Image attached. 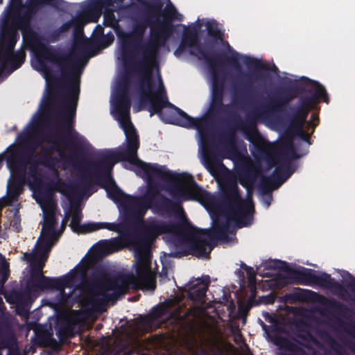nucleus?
I'll return each instance as SVG.
<instances>
[{"instance_id": "09e8293b", "label": "nucleus", "mask_w": 355, "mask_h": 355, "mask_svg": "<svg viewBox=\"0 0 355 355\" xmlns=\"http://www.w3.org/2000/svg\"><path fill=\"white\" fill-rule=\"evenodd\" d=\"M76 47L82 51H86L89 49V42L88 40H82L80 42L76 43Z\"/></svg>"}, {"instance_id": "0eeeda50", "label": "nucleus", "mask_w": 355, "mask_h": 355, "mask_svg": "<svg viewBox=\"0 0 355 355\" xmlns=\"http://www.w3.org/2000/svg\"><path fill=\"white\" fill-rule=\"evenodd\" d=\"M120 161H125L138 167L142 172L149 174L155 173L160 176L166 174L160 169L153 166L146 164V162L140 160L137 156V151H130L119 148L117 151L108 150L99 155L95 161L88 164L85 173L82 175L81 180L75 184L63 185L66 187L64 193L74 194L78 191H84L87 188V183L92 178H94L96 182L104 188L109 198L115 203H119L124 207H127L131 199L130 195L125 193L116 184L112 176V171L115 164Z\"/></svg>"}, {"instance_id": "5701e85b", "label": "nucleus", "mask_w": 355, "mask_h": 355, "mask_svg": "<svg viewBox=\"0 0 355 355\" xmlns=\"http://www.w3.org/2000/svg\"><path fill=\"white\" fill-rule=\"evenodd\" d=\"M58 238L48 236L46 235L40 236L35 245L36 250L34 254L35 258H46L48 259L52 247L58 241Z\"/></svg>"}, {"instance_id": "58836bf2", "label": "nucleus", "mask_w": 355, "mask_h": 355, "mask_svg": "<svg viewBox=\"0 0 355 355\" xmlns=\"http://www.w3.org/2000/svg\"><path fill=\"white\" fill-rule=\"evenodd\" d=\"M42 5H49L55 10L62 11L66 8L67 2L64 0H40Z\"/></svg>"}, {"instance_id": "49530a36", "label": "nucleus", "mask_w": 355, "mask_h": 355, "mask_svg": "<svg viewBox=\"0 0 355 355\" xmlns=\"http://www.w3.org/2000/svg\"><path fill=\"white\" fill-rule=\"evenodd\" d=\"M38 4H42L40 3V0H36L33 3L30 4L28 6H27L26 11H27L29 15H32L33 17L37 13V6Z\"/></svg>"}, {"instance_id": "f257e3e1", "label": "nucleus", "mask_w": 355, "mask_h": 355, "mask_svg": "<svg viewBox=\"0 0 355 355\" xmlns=\"http://www.w3.org/2000/svg\"><path fill=\"white\" fill-rule=\"evenodd\" d=\"M181 42L191 48L189 53L208 64L211 78L209 107L200 117L193 118L170 103V110H162L158 115L166 123L198 130L201 142H207L209 128L218 124L217 138L226 151L236 150V133H244V69L239 63V53L227 43L229 54L216 55L202 45L199 28L196 25L184 26Z\"/></svg>"}, {"instance_id": "37998d69", "label": "nucleus", "mask_w": 355, "mask_h": 355, "mask_svg": "<svg viewBox=\"0 0 355 355\" xmlns=\"http://www.w3.org/2000/svg\"><path fill=\"white\" fill-rule=\"evenodd\" d=\"M245 274L248 278V284L253 285V284H256V273L252 267L245 265Z\"/></svg>"}, {"instance_id": "7c9ffc66", "label": "nucleus", "mask_w": 355, "mask_h": 355, "mask_svg": "<svg viewBox=\"0 0 355 355\" xmlns=\"http://www.w3.org/2000/svg\"><path fill=\"white\" fill-rule=\"evenodd\" d=\"M254 206L252 199L245 196V227L250 226L254 221Z\"/></svg>"}, {"instance_id": "a211bd4d", "label": "nucleus", "mask_w": 355, "mask_h": 355, "mask_svg": "<svg viewBox=\"0 0 355 355\" xmlns=\"http://www.w3.org/2000/svg\"><path fill=\"white\" fill-rule=\"evenodd\" d=\"M12 297L17 305V312L19 315H27L29 309L37 297V294L27 286L23 290L14 291Z\"/></svg>"}, {"instance_id": "5fc2aeb1", "label": "nucleus", "mask_w": 355, "mask_h": 355, "mask_svg": "<svg viewBox=\"0 0 355 355\" xmlns=\"http://www.w3.org/2000/svg\"><path fill=\"white\" fill-rule=\"evenodd\" d=\"M262 194L266 195V198L264 199V202L267 207H268L272 200V191L270 193H265L262 190H260Z\"/></svg>"}, {"instance_id": "de8ad7c7", "label": "nucleus", "mask_w": 355, "mask_h": 355, "mask_svg": "<svg viewBox=\"0 0 355 355\" xmlns=\"http://www.w3.org/2000/svg\"><path fill=\"white\" fill-rule=\"evenodd\" d=\"M238 318L241 320L242 322L244 324V300L240 299L238 301Z\"/></svg>"}, {"instance_id": "bb28decb", "label": "nucleus", "mask_w": 355, "mask_h": 355, "mask_svg": "<svg viewBox=\"0 0 355 355\" xmlns=\"http://www.w3.org/2000/svg\"><path fill=\"white\" fill-rule=\"evenodd\" d=\"M12 180L26 182V157L10 166Z\"/></svg>"}, {"instance_id": "cd10ccee", "label": "nucleus", "mask_w": 355, "mask_h": 355, "mask_svg": "<svg viewBox=\"0 0 355 355\" xmlns=\"http://www.w3.org/2000/svg\"><path fill=\"white\" fill-rule=\"evenodd\" d=\"M82 217L83 214L81 209L78 206H76L73 210L70 227L75 232L85 234L87 233V228L85 227V225H86L87 223L83 225L80 224Z\"/></svg>"}, {"instance_id": "13d9d810", "label": "nucleus", "mask_w": 355, "mask_h": 355, "mask_svg": "<svg viewBox=\"0 0 355 355\" xmlns=\"http://www.w3.org/2000/svg\"><path fill=\"white\" fill-rule=\"evenodd\" d=\"M239 273L240 290L241 292L244 291V272L241 270H238Z\"/></svg>"}, {"instance_id": "69168bd1", "label": "nucleus", "mask_w": 355, "mask_h": 355, "mask_svg": "<svg viewBox=\"0 0 355 355\" xmlns=\"http://www.w3.org/2000/svg\"><path fill=\"white\" fill-rule=\"evenodd\" d=\"M261 324L262 326V328L263 330L266 331L267 330V325L263 322L261 320Z\"/></svg>"}, {"instance_id": "c756f323", "label": "nucleus", "mask_w": 355, "mask_h": 355, "mask_svg": "<svg viewBox=\"0 0 355 355\" xmlns=\"http://www.w3.org/2000/svg\"><path fill=\"white\" fill-rule=\"evenodd\" d=\"M170 309V305L168 304H160L153 307L149 314L150 320L151 322L160 319L165 316Z\"/></svg>"}, {"instance_id": "39448f33", "label": "nucleus", "mask_w": 355, "mask_h": 355, "mask_svg": "<svg viewBox=\"0 0 355 355\" xmlns=\"http://www.w3.org/2000/svg\"><path fill=\"white\" fill-rule=\"evenodd\" d=\"M184 221L164 222L155 218H149L146 223L141 222V235L128 236L127 241L135 248L136 259V275L129 273H117L111 277H105L103 284L94 278L90 282H85L84 286L88 292L85 299L87 304L99 308L112 300L125 295L130 289H137L139 286L154 291L156 279L151 270V254L147 242L157 236L170 234L173 241L182 230Z\"/></svg>"}, {"instance_id": "20e7f679", "label": "nucleus", "mask_w": 355, "mask_h": 355, "mask_svg": "<svg viewBox=\"0 0 355 355\" xmlns=\"http://www.w3.org/2000/svg\"><path fill=\"white\" fill-rule=\"evenodd\" d=\"M32 18L33 16L25 10L15 17L11 26L17 32V30L21 31L23 41L27 46L37 49V61L44 71L49 70L48 62L58 66L61 71V78L55 79L48 86L42 115L47 119L56 116L68 139L67 142L65 137H61L62 142L66 146L73 147L77 153H82L84 137L73 129V125L80 94V74L78 71V62L83 56L65 54L42 43L40 35L31 27Z\"/></svg>"}, {"instance_id": "3c124183", "label": "nucleus", "mask_w": 355, "mask_h": 355, "mask_svg": "<svg viewBox=\"0 0 355 355\" xmlns=\"http://www.w3.org/2000/svg\"><path fill=\"white\" fill-rule=\"evenodd\" d=\"M22 6V0H11V8L15 12H19Z\"/></svg>"}, {"instance_id": "2f4dec72", "label": "nucleus", "mask_w": 355, "mask_h": 355, "mask_svg": "<svg viewBox=\"0 0 355 355\" xmlns=\"http://www.w3.org/2000/svg\"><path fill=\"white\" fill-rule=\"evenodd\" d=\"M206 26L208 35L213 39L214 42L218 43L223 41V33L218 28L216 24H214L211 22H207L206 24Z\"/></svg>"}, {"instance_id": "72a5a7b5", "label": "nucleus", "mask_w": 355, "mask_h": 355, "mask_svg": "<svg viewBox=\"0 0 355 355\" xmlns=\"http://www.w3.org/2000/svg\"><path fill=\"white\" fill-rule=\"evenodd\" d=\"M294 135L297 136L300 139L307 143V148L306 150H308V147L311 144V134H309L305 132L304 130V125H297L295 126H291Z\"/></svg>"}, {"instance_id": "c85d7f7f", "label": "nucleus", "mask_w": 355, "mask_h": 355, "mask_svg": "<svg viewBox=\"0 0 355 355\" xmlns=\"http://www.w3.org/2000/svg\"><path fill=\"white\" fill-rule=\"evenodd\" d=\"M85 227L87 228V233L95 232L101 229H107L110 231H119V224L115 223H88Z\"/></svg>"}, {"instance_id": "ddd939ff", "label": "nucleus", "mask_w": 355, "mask_h": 355, "mask_svg": "<svg viewBox=\"0 0 355 355\" xmlns=\"http://www.w3.org/2000/svg\"><path fill=\"white\" fill-rule=\"evenodd\" d=\"M277 73L278 68L274 64L272 68L263 63L261 60L245 55V89L250 83L256 86L255 92H262L271 81L270 71Z\"/></svg>"}, {"instance_id": "f704fd0d", "label": "nucleus", "mask_w": 355, "mask_h": 355, "mask_svg": "<svg viewBox=\"0 0 355 355\" xmlns=\"http://www.w3.org/2000/svg\"><path fill=\"white\" fill-rule=\"evenodd\" d=\"M115 95L130 96L129 80L127 78H123L118 83Z\"/></svg>"}, {"instance_id": "7ed1b4c3", "label": "nucleus", "mask_w": 355, "mask_h": 355, "mask_svg": "<svg viewBox=\"0 0 355 355\" xmlns=\"http://www.w3.org/2000/svg\"><path fill=\"white\" fill-rule=\"evenodd\" d=\"M144 8L141 17L135 19L134 39L124 41L121 46L125 67L137 76L136 88L139 94V110L149 112L150 116L162 115L166 103L170 104L160 74L158 87L155 89L153 69L158 66L157 56L161 47L175 31L173 21L182 20V15L172 6L164 13L163 3L157 0L148 2L135 0Z\"/></svg>"}, {"instance_id": "2eb2a0df", "label": "nucleus", "mask_w": 355, "mask_h": 355, "mask_svg": "<svg viewBox=\"0 0 355 355\" xmlns=\"http://www.w3.org/2000/svg\"><path fill=\"white\" fill-rule=\"evenodd\" d=\"M301 83L306 86L305 95L300 96L297 107L309 113L315 105L321 101L329 103V98L324 87L319 82L313 80L306 77L300 79Z\"/></svg>"}, {"instance_id": "f8f14e48", "label": "nucleus", "mask_w": 355, "mask_h": 355, "mask_svg": "<svg viewBox=\"0 0 355 355\" xmlns=\"http://www.w3.org/2000/svg\"><path fill=\"white\" fill-rule=\"evenodd\" d=\"M114 107L118 114V120L125 135L126 146L121 148L123 150L138 151L139 139L137 130L130 121L131 100L130 96L115 95Z\"/></svg>"}, {"instance_id": "6ab92c4d", "label": "nucleus", "mask_w": 355, "mask_h": 355, "mask_svg": "<svg viewBox=\"0 0 355 355\" xmlns=\"http://www.w3.org/2000/svg\"><path fill=\"white\" fill-rule=\"evenodd\" d=\"M291 113L288 114V121L291 126H295L297 125H304L307 123V125L312 128L311 134H312L315 128L319 124V116L315 114L311 115V119L307 120L309 113L304 111L301 108L295 106L290 107Z\"/></svg>"}, {"instance_id": "a19ab883", "label": "nucleus", "mask_w": 355, "mask_h": 355, "mask_svg": "<svg viewBox=\"0 0 355 355\" xmlns=\"http://www.w3.org/2000/svg\"><path fill=\"white\" fill-rule=\"evenodd\" d=\"M71 327L68 324H58L57 335L60 340H63L69 336Z\"/></svg>"}, {"instance_id": "864d4df0", "label": "nucleus", "mask_w": 355, "mask_h": 355, "mask_svg": "<svg viewBox=\"0 0 355 355\" xmlns=\"http://www.w3.org/2000/svg\"><path fill=\"white\" fill-rule=\"evenodd\" d=\"M73 24V21H68L67 22H64L62 26L60 27V32L64 33L67 32Z\"/></svg>"}, {"instance_id": "a878e982", "label": "nucleus", "mask_w": 355, "mask_h": 355, "mask_svg": "<svg viewBox=\"0 0 355 355\" xmlns=\"http://www.w3.org/2000/svg\"><path fill=\"white\" fill-rule=\"evenodd\" d=\"M306 87L301 84H293L288 88L278 90L288 105L289 103L297 98L300 94H302L306 91Z\"/></svg>"}, {"instance_id": "aec40b11", "label": "nucleus", "mask_w": 355, "mask_h": 355, "mask_svg": "<svg viewBox=\"0 0 355 355\" xmlns=\"http://www.w3.org/2000/svg\"><path fill=\"white\" fill-rule=\"evenodd\" d=\"M45 141L51 143L52 145L49 148L42 149L39 157H37L33 155L32 159L42 166L52 168L54 167L55 164L57 162V159L55 157L51 156V153L53 150L59 152L60 149L58 141L53 139L52 136L46 137L45 138Z\"/></svg>"}, {"instance_id": "052dcab7", "label": "nucleus", "mask_w": 355, "mask_h": 355, "mask_svg": "<svg viewBox=\"0 0 355 355\" xmlns=\"http://www.w3.org/2000/svg\"><path fill=\"white\" fill-rule=\"evenodd\" d=\"M10 203L8 202L7 199L1 198L0 199V209H2L4 206L9 205Z\"/></svg>"}, {"instance_id": "f3484780", "label": "nucleus", "mask_w": 355, "mask_h": 355, "mask_svg": "<svg viewBox=\"0 0 355 355\" xmlns=\"http://www.w3.org/2000/svg\"><path fill=\"white\" fill-rule=\"evenodd\" d=\"M112 6L110 0H92L89 3L91 10L98 15L103 14V25L115 28L119 26V21L114 14Z\"/></svg>"}, {"instance_id": "8fccbe9b", "label": "nucleus", "mask_w": 355, "mask_h": 355, "mask_svg": "<svg viewBox=\"0 0 355 355\" xmlns=\"http://www.w3.org/2000/svg\"><path fill=\"white\" fill-rule=\"evenodd\" d=\"M350 281L347 284L346 286L348 288L353 296L355 297V278L349 273Z\"/></svg>"}, {"instance_id": "4d7b16f0", "label": "nucleus", "mask_w": 355, "mask_h": 355, "mask_svg": "<svg viewBox=\"0 0 355 355\" xmlns=\"http://www.w3.org/2000/svg\"><path fill=\"white\" fill-rule=\"evenodd\" d=\"M186 47L187 46L185 44H182V42H181L178 47L174 51V55L177 57L181 55L184 51Z\"/></svg>"}, {"instance_id": "c03bdc74", "label": "nucleus", "mask_w": 355, "mask_h": 355, "mask_svg": "<svg viewBox=\"0 0 355 355\" xmlns=\"http://www.w3.org/2000/svg\"><path fill=\"white\" fill-rule=\"evenodd\" d=\"M103 37L101 40V43L102 46L104 47H107L110 46L114 40V36L112 33V32H110L107 33L106 35H102Z\"/></svg>"}, {"instance_id": "0e129e2a", "label": "nucleus", "mask_w": 355, "mask_h": 355, "mask_svg": "<svg viewBox=\"0 0 355 355\" xmlns=\"http://www.w3.org/2000/svg\"><path fill=\"white\" fill-rule=\"evenodd\" d=\"M245 355H253L250 351V347L245 343Z\"/></svg>"}, {"instance_id": "603ef678", "label": "nucleus", "mask_w": 355, "mask_h": 355, "mask_svg": "<svg viewBox=\"0 0 355 355\" xmlns=\"http://www.w3.org/2000/svg\"><path fill=\"white\" fill-rule=\"evenodd\" d=\"M65 288L66 287H63V288H62V289L61 288L56 289L57 291H60V302L62 304L65 303L69 297V295L67 294L64 291Z\"/></svg>"}, {"instance_id": "ea45409f", "label": "nucleus", "mask_w": 355, "mask_h": 355, "mask_svg": "<svg viewBox=\"0 0 355 355\" xmlns=\"http://www.w3.org/2000/svg\"><path fill=\"white\" fill-rule=\"evenodd\" d=\"M340 324L344 331L350 337L355 339V320L349 323H344L343 322L340 321Z\"/></svg>"}, {"instance_id": "4468645a", "label": "nucleus", "mask_w": 355, "mask_h": 355, "mask_svg": "<svg viewBox=\"0 0 355 355\" xmlns=\"http://www.w3.org/2000/svg\"><path fill=\"white\" fill-rule=\"evenodd\" d=\"M288 107L279 91L275 95L269 96L256 105L253 114L256 119L270 122L279 121L281 114Z\"/></svg>"}, {"instance_id": "6e6d98bb", "label": "nucleus", "mask_w": 355, "mask_h": 355, "mask_svg": "<svg viewBox=\"0 0 355 355\" xmlns=\"http://www.w3.org/2000/svg\"><path fill=\"white\" fill-rule=\"evenodd\" d=\"M11 226L17 232H19L21 230V227L20 225V221L19 218L12 221Z\"/></svg>"}, {"instance_id": "f03ea898", "label": "nucleus", "mask_w": 355, "mask_h": 355, "mask_svg": "<svg viewBox=\"0 0 355 355\" xmlns=\"http://www.w3.org/2000/svg\"><path fill=\"white\" fill-rule=\"evenodd\" d=\"M211 143V150L205 152L203 162L205 167L215 178L220 186V193L216 197L205 192L202 199L212 220L211 227L199 229L184 220L182 230L175 239V245L186 248L171 252L172 257L192 255L198 258L207 257L214 246L218 242L230 241V234L237 229L244 227V198L240 193L239 183L244 187V153L239 155L238 179L223 163L225 157Z\"/></svg>"}, {"instance_id": "680f3d73", "label": "nucleus", "mask_w": 355, "mask_h": 355, "mask_svg": "<svg viewBox=\"0 0 355 355\" xmlns=\"http://www.w3.org/2000/svg\"><path fill=\"white\" fill-rule=\"evenodd\" d=\"M95 31H96L97 34L101 35H103L104 28L101 25H98L96 27Z\"/></svg>"}, {"instance_id": "423d86ee", "label": "nucleus", "mask_w": 355, "mask_h": 355, "mask_svg": "<svg viewBox=\"0 0 355 355\" xmlns=\"http://www.w3.org/2000/svg\"><path fill=\"white\" fill-rule=\"evenodd\" d=\"M245 139L252 144L251 153L255 163L250 166V157L245 147V184L248 178L260 177L259 188L265 193L278 189L295 171L291 161L306 155L309 150L298 153L291 138H283L279 142L270 143L255 125L249 127L245 114Z\"/></svg>"}, {"instance_id": "393cba45", "label": "nucleus", "mask_w": 355, "mask_h": 355, "mask_svg": "<svg viewBox=\"0 0 355 355\" xmlns=\"http://www.w3.org/2000/svg\"><path fill=\"white\" fill-rule=\"evenodd\" d=\"M8 349V355H15L19 353L17 340L12 331L0 333V355H3L1 350Z\"/></svg>"}, {"instance_id": "6e6552de", "label": "nucleus", "mask_w": 355, "mask_h": 355, "mask_svg": "<svg viewBox=\"0 0 355 355\" xmlns=\"http://www.w3.org/2000/svg\"><path fill=\"white\" fill-rule=\"evenodd\" d=\"M146 164L156 167L167 174L165 176H160L155 173L148 174L143 172L147 177L148 185L146 193L142 196L144 198L148 199V200L154 204V210L155 213L159 215L170 216L180 207L178 203L160 193L159 185L153 180V177H156L166 183L171 184L169 191L173 196L182 191L181 187L179 186L180 184L187 187L188 190L191 192H196L200 189L193 176L189 173H173L166 170L164 166H160L157 164L146 163Z\"/></svg>"}, {"instance_id": "9d476101", "label": "nucleus", "mask_w": 355, "mask_h": 355, "mask_svg": "<svg viewBox=\"0 0 355 355\" xmlns=\"http://www.w3.org/2000/svg\"><path fill=\"white\" fill-rule=\"evenodd\" d=\"M263 267L266 270H279V271L290 273L293 275L295 282L301 285H316L325 288L331 289L336 294L343 296L347 294V290L339 282L324 272H320L302 268L294 269L289 266L284 261L279 259H269L263 263Z\"/></svg>"}, {"instance_id": "4be33fe9", "label": "nucleus", "mask_w": 355, "mask_h": 355, "mask_svg": "<svg viewBox=\"0 0 355 355\" xmlns=\"http://www.w3.org/2000/svg\"><path fill=\"white\" fill-rule=\"evenodd\" d=\"M40 142L36 140H33L32 148L28 152V156L26 157V165L29 164L28 171L27 173L28 178H26V182L31 183L29 179L31 178L33 182L36 184H38L41 182V178H40V173L38 169V166L40 164L33 160L32 157L35 150L38 148Z\"/></svg>"}, {"instance_id": "79ce46f5", "label": "nucleus", "mask_w": 355, "mask_h": 355, "mask_svg": "<svg viewBox=\"0 0 355 355\" xmlns=\"http://www.w3.org/2000/svg\"><path fill=\"white\" fill-rule=\"evenodd\" d=\"M275 300H276V296L274 294L270 293L269 295H266L260 297L259 300L257 301V302L255 303V304H257V305H259L261 304H272L275 302Z\"/></svg>"}, {"instance_id": "774afa93", "label": "nucleus", "mask_w": 355, "mask_h": 355, "mask_svg": "<svg viewBox=\"0 0 355 355\" xmlns=\"http://www.w3.org/2000/svg\"><path fill=\"white\" fill-rule=\"evenodd\" d=\"M240 339H241V342L244 344V338L243 337V336L241 334H240Z\"/></svg>"}, {"instance_id": "c9c22d12", "label": "nucleus", "mask_w": 355, "mask_h": 355, "mask_svg": "<svg viewBox=\"0 0 355 355\" xmlns=\"http://www.w3.org/2000/svg\"><path fill=\"white\" fill-rule=\"evenodd\" d=\"M277 344L280 347V348L291 352H295L299 349L297 344L286 338H281Z\"/></svg>"}, {"instance_id": "1a4fd4ad", "label": "nucleus", "mask_w": 355, "mask_h": 355, "mask_svg": "<svg viewBox=\"0 0 355 355\" xmlns=\"http://www.w3.org/2000/svg\"><path fill=\"white\" fill-rule=\"evenodd\" d=\"M89 266L84 264L81 266L78 265L76 266L74 270L71 271L67 275H63L60 277H49L44 275V273H37L33 272H29V275L26 281V286L30 288L35 293L37 294L39 292L53 290V289H62L63 287H69V288L76 286V284L81 278L83 282L81 286L83 290L86 293V295L82 300V304L83 306H91V308L95 311L102 310L105 306H102L99 308H94L92 304H87L85 302V299L88 295V292L84 286L85 282H90L94 278L99 281L101 284H103V278L105 276L101 277L98 275V272L95 271L93 274L92 278L88 281L86 280L87 270Z\"/></svg>"}, {"instance_id": "bf43d9fd", "label": "nucleus", "mask_w": 355, "mask_h": 355, "mask_svg": "<svg viewBox=\"0 0 355 355\" xmlns=\"http://www.w3.org/2000/svg\"><path fill=\"white\" fill-rule=\"evenodd\" d=\"M49 340V338H41L38 341V344L40 347H46L49 345V343H47V340Z\"/></svg>"}, {"instance_id": "473e14b6", "label": "nucleus", "mask_w": 355, "mask_h": 355, "mask_svg": "<svg viewBox=\"0 0 355 355\" xmlns=\"http://www.w3.org/2000/svg\"><path fill=\"white\" fill-rule=\"evenodd\" d=\"M24 184L25 182L11 180L8 186L9 197L12 198L13 200L17 199L20 195L21 188Z\"/></svg>"}, {"instance_id": "e433bc0d", "label": "nucleus", "mask_w": 355, "mask_h": 355, "mask_svg": "<svg viewBox=\"0 0 355 355\" xmlns=\"http://www.w3.org/2000/svg\"><path fill=\"white\" fill-rule=\"evenodd\" d=\"M248 286L250 288V295L248 302H245V318H247V313L250 308L253 306H257L255 303L257 302L256 301V293H257V288L256 284H253V285L248 284Z\"/></svg>"}, {"instance_id": "9b49d317", "label": "nucleus", "mask_w": 355, "mask_h": 355, "mask_svg": "<svg viewBox=\"0 0 355 355\" xmlns=\"http://www.w3.org/2000/svg\"><path fill=\"white\" fill-rule=\"evenodd\" d=\"M19 39L18 33L8 20H5L0 31V63L8 65L12 71L19 69L26 59V53L23 50L14 52Z\"/></svg>"}, {"instance_id": "338daca9", "label": "nucleus", "mask_w": 355, "mask_h": 355, "mask_svg": "<svg viewBox=\"0 0 355 355\" xmlns=\"http://www.w3.org/2000/svg\"><path fill=\"white\" fill-rule=\"evenodd\" d=\"M116 3H122L124 0H113Z\"/></svg>"}, {"instance_id": "b1692460", "label": "nucleus", "mask_w": 355, "mask_h": 355, "mask_svg": "<svg viewBox=\"0 0 355 355\" xmlns=\"http://www.w3.org/2000/svg\"><path fill=\"white\" fill-rule=\"evenodd\" d=\"M57 220L55 209L51 208L48 210H44V223L41 231L42 236L46 235L59 239V234L55 230Z\"/></svg>"}, {"instance_id": "dca6fc26", "label": "nucleus", "mask_w": 355, "mask_h": 355, "mask_svg": "<svg viewBox=\"0 0 355 355\" xmlns=\"http://www.w3.org/2000/svg\"><path fill=\"white\" fill-rule=\"evenodd\" d=\"M131 200L125 207L124 216L125 219L135 220L142 222L146 211L149 209H154V204L148 199L141 196H131Z\"/></svg>"}, {"instance_id": "4c0bfd02", "label": "nucleus", "mask_w": 355, "mask_h": 355, "mask_svg": "<svg viewBox=\"0 0 355 355\" xmlns=\"http://www.w3.org/2000/svg\"><path fill=\"white\" fill-rule=\"evenodd\" d=\"M35 261L33 262L31 266L29 272H33L37 273H44L43 269L45 266V263L48 259L46 258H35Z\"/></svg>"}, {"instance_id": "a18cd8bd", "label": "nucleus", "mask_w": 355, "mask_h": 355, "mask_svg": "<svg viewBox=\"0 0 355 355\" xmlns=\"http://www.w3.org/2000/svg\"><path fill=\"white\" fill-rule=\"evenodd\" d=\"M331 307L339 313H342L347 310V306L345 304L336 300H334L331 302Z\"/></svg>"}, {"instance_id": "412c9836", "label": "nucleus", "mask_w": 355, "mask_h": 355, "mask_svg": "<svg viewBox=\"0 0 355 355\" xmlns=\"http://www.w3.org/2000/svg\"><path fill=\"white\" fill-rule=\"evenodd\" d=\"M209 283L210 279L208 275L205 276L203 279H198L197 283L189 290V298L194 303L202 304Z\"/></svg>"}, {"instance_id": "e2e57ef3", "label": "nucleus", "mask_w": 355, "mask_h": 355, "mask_svg": "<svg viewBox=\"0 0 355 355\" xmlns=\"http://www.w3.org/2000/svg\"><path fill=\"white\" fill-rule=\"evenodd\" d=\"M8 279V275L5 273L0 276V283L3 285Z\"/></svg>"}]
</instances>
